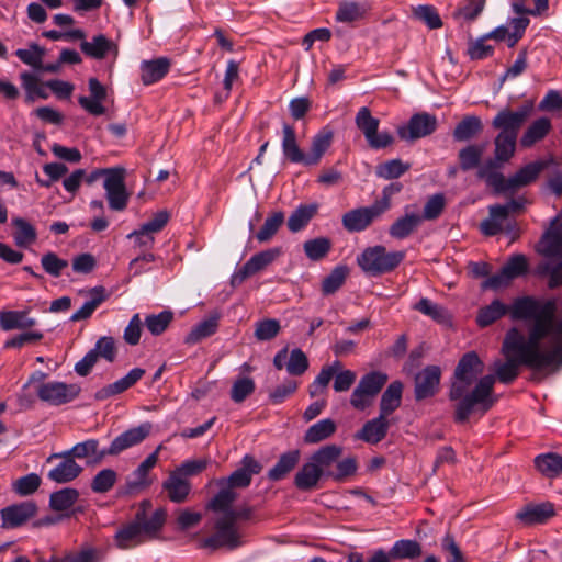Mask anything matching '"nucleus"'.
I'll return each instance as SVG.
<instances>
[{
    "label": "nucleus",
    "instance_id": "nucleus-1",
    "mask_svg": "<svg viewBox=\"0 0 562 562\" xmlns=\"http://www.w3.org/2000/svg\"><path fill=\"white\" fill-rule=\"evenodd\" d=\"M557 300H538L532 296L518 297L513 302V319H532L528 336L517 328L507 331L502 346L506 361H495V375H484V363L474 352L465 353L459 361L450 387L449 397L457 401L454 419L464 423L474 411L486 413L496 402L493 387L496 379L512 383L519 374V367L532 370L562 367V318L555 317Z\"/></svg>",
    "mask_w": 562,
    "mask_h": 562
},
{
    "label": "nucleus",
    "instance_id": "nucleus-2",
    "mask_svg": "<svg viewBox=\"0 0 562 562\" xmlns=\"http://www.w3.org/2000/svg\"><path fill=\"white\" fill-rule=\"evenodd\" d=\"M150 503L144 501L140 510L136 513L135 519L120 528L115 533V543L121 549H131L150 539H154L166 520V510L156 509L150 518H146V509Z\"/></svg>",
    "mask_w": 562,
    "mask_h": 562
},
{
    "label": "nucleus",
    "instance_id": "nucleus-3",
    "mask_svg": "<svg viewBox=\"0 0 562 562\" xmlns=\"http://www.w3.org/2000/svg\"><path fill=\"white\" fill-rule=\"evenodd\" d=\"M558 221V217L552 221L551 227L543 234L537 248L544 258L539 263L537 272L549 277L550 289L562 285V229L555 227Z\"/></svg>",
    "mask_w": 562,
    "mask_h": 562
},
{
    "label": "nucleus",
    "instance_id": "nucleus-4",
    "mask_svg": "<svg viewBox=\"0 0 562 562\" xmlns=\"http://www.w3.org/2000/svg\"><path fill=\"white\" fill-rule=\"evenodd\" d=\"M234 515L225 514L215 520L213 535L203 540L204 548L235 550L245 543L243 532L234 522Z\"/></svg>",
    "mask_w": 562,
    "mask_h": 562
},
{
    "label": "nucleus",
    "instance_id": "nucleus-5",
    "mask_svg": "<svg viewBox=\"0 0 562 562\" xmlns=\"http://www.w3.org/2000/svg\"><path fill=\"white\" fill-rule=\"evenodd\" d=\"M390 207V194L384 190L383 196L373 204L346 212L341 218L342 226L350 233L362 232Z\"/></svg>",
    "mask_w": 562,
    "mask_h": 562
},
{
    "label": "nucleus",
    "instance_id": "nucleus-6",
    "mask_svg": "<svg viewBox=\"0 0 562 562\" xmlns=\"http://www.w3.org/2000/svg\"><path fill=\"white\" fill-rule=\"evenodd\" d=\"M404 259L403 251L387 252L383 246L369 247L357 258L360 268L372 276L395 269Z\"/></svg>",
    "mask_w": 562,
    "mask_h": 562
},
{
    "label": "nucleus",
    "instance_id": "nucleus-7",
    "mask_svg": "<svg viewBox=\"0 0 562 562\" xmlns=\"http://www.w3.org/2000/svg\"><path fill=\"white\" fill-rule=\"evenodd\" d=\"M355 123L357 127L363 133L369 146L373 149L385 148L393 144L394 137L389 132L379 133V119L372 116L367 106H362L356 114Z\"/></svg>",
    "mask_w": 562,
    "mask_h": 562
},
{
    "label": "nucleus",
    "instance_id": "nucleus-8",
    "mask_svg": "<svg viewBox=\"0 0 562 562\" xmlns=\"http://www.w3.org/2000/svg\"><path fill=\"white\" fill-rule=\"evenodd\" d=\"M531 111L532 103H527L517 111L504 109L493 119L492 126L499 130V133H507V135L514 134L515 137H518L519 130L529 117Z\"/></svg>",
    "mask_w": 562,
    "mask_h": 562
},
{
    "label": "nucleus",
    "instance_id": "nucleus-9",
    "mask_svg": "<svg viewBox=\"0 0 562 562\" xmlns=\"http://www.w3.org/2000/svg\"><path fill=\"white\" fill-rule=\"evenodd\" d=\"M124 173V169L116 168L115 171H110L109 176L104 178L103 187L105 189L108 203L110 209L114 211H123L128 202Z\"/></svg>",
    "mask_w": 562,
    "mask_h": 562
},
{
    "label": "nucleus",
    "instance_id": "nucleus-10",
    "mask_svg": "<svg viewBox=\"0 0 562 562\" xmlns=\"http://www.w3.org/2000/svg\"><path fill=\"white\" fill-rule=\"evenodd\" d=\"M281 252L280 248H270L254 255L238 271L233 274L232 284H240L247 278L266 269L281 255Z\"/></svg>",
    "mask_w": 562,
    "mask_h": 562
},
{
    "label": "nucleus",
    "instance_id": "nucleus-11",
    "mask_svg": "<svg viewBox=\"0 0 562 562\" xmlns=\"http://www.w3.org/2000/svg\"><path fill=\"white\" fill-rule=\"evenodd\" d=\"M151 425L148 423L131 428L113 439L108 449H102L101 457L117 456L144 441L150 434Z\"/></svg>",
    "mask_w": 562,
    "mask_h": 562
},
{
    "label": "nucleus",
    "instance_id": "nucleus-12",
    "mask_svg": "<svg viewBox=\"0 0 562 562\" xmlns=\"http://www.w3.org/2000/svg\"><path fill=\"white\" fill-rule=\"evenodd\" d=\"M37 396L52 405H61L72 401L79 394V387L64 382H48L38 385Z\"/></svg>",
    "mask_w": 562,
    "mask_h": 562
},
{
    "label": "nucleus",
    "instance_id": "nucleus-13",
    "mask_svg": "<svg viewBox=\"0 0 562 562\" xmlns=\"http://www.w3.org/2000/svg\"><path fill=\"white\" fill-rule=\"evenodd\" d=\"M436 128V116L424 112L414 114L406 126L398 127L397 133L402 139L414 140L430 135Z\"/></svg>",
    "mask_w": 562,
    "mask_h": 562
},
{
    "label": "nucleus",
    "instance_id": "nucleus-14",
    "mask_svg": "<svg viewBox=\"0 0 562 562\" xmlns=\"http://www.w3.org/2000/svg\"><path fill=\"white\" fill-rule=\"evenodd\" d=\"M547 165L546 161L538 160L521 167L513 176L505 179L504 193H515L519 189L531 184L538 179Z\"/></svg>",
    "mask_w": 562,
    "mask_h": 562
},
{
    "label": "nucleus",
    "instance_id": "nucleus-15",
    "mask_svg": "<svg viewBox=\"0 0 562 562\" xmlns=\"http://www.w3.org/2000/svg\"><path fill=\"white\" fill-rule=\"evenodd\" d=\"M37 513V506L33 501L13 504L1 509L0 515L3 528H16L33 518Z\"/></svg>",
    "mask_w": 562,
    "mask_h": 562
},
{
    "label": "nucleus",
    "instance_id": "nucleus-16",
    "mask_svg": "<svg viewBox=\"0 0 562 562\" xmlns=\"http://www.w3.org/2000/svg\"><path fill=\"white\" fill-rule=\"evenodd\" d=\"M441 370L438 366H428L415 376V397L422 401L436 394L440 383Z\"/></svg>",
    "mask_w": 562,
    "mask_h": 562
},
{
    "label": "nucleus",
    "instance_id": "nucleus-17",
    "mask_svg": "<svg viewBox=\"0 0 562 562\" xmlns=\"http://www.w3.org/2000/svg\"><path fill=\"white\" fill-rule=\"evenodd\" d=\"M554 506L552 503L544 502L539 504H528L519 509L515 517L525 526H532L547 522L554 516Z\"/></svg>",
    "mask_w": 562,
    "mask_h": 562
},
{
    "label": "nucleus",
    "instance_id": "nucleus-18",
    "mask_svg": "<svg viewBox=\"0 0 562 562\" xmlns=\"http://www.w3.org/2000/svg\"><path fill=\"white\" fill-rule=\"evenodd\" d=\"M390 426L391 420L379 415L378 417L368 420L356 434V438L371 445H376L385 438Z\"/></svg>",
    "mask_w": 562,
    "mask_h": 562
},
{
    "label": "nucleus",
    "instance_id": "nucleus-19",
    "mask_svg": "<svg viewBox=\"0 0 562 562\" xmlns=\"http://www.w3.org/2000/svg\"><path fill=\"white\" fill-rule=\"evenodd\" d=\"M145 374V370L140 368L132 369L125 376L120 380L111 383L109 385L103 386L102 389L95 392V400L104 401L111 396L117 395L133 386L136 382H138L143 375Z\"/></svg>",
    "mask_w": 562,
    "mask_h": 562
},
{
    "label": "nucleus",
    "instance_id": "nucleus-20",
    "mask_svg": "<svg viewBox=\"0 0 562 562\" xmlns=\"http://www.w3.org/2000/svg\"><path fill=\"white\" fill-rule=\"evenodd\" d=\"M162 488L171 502L183 503L190 494L191 483L173 470L169 473L167 480L162 482Z\"/></svg>",
    "mask_w": 562,
    "mask_h": 562
},
{
    "label": "nucleus",
    "instance_id": "nucleus-21",
    "mask_svg": "<svg viewBox=\"0 0 562 562\" xmlns=\"http://www.w3.org/2000/svg\"><path fill=\"white\" fill-rule=\"evenodd\" d=\"M504 164L496 159H488L479 167L477 176L483 179L488 187H492L496 193H504L505 177L498 169Z\"/></svg>",
    "mask_w": 562,
    "mask_h": 562
},
{
    "label": "nucleus",
    "instance_id": "nucleus-22",
    "mask_svg": "<svg viewBox=\"0 0 562 562\" xmlns=\"http://www.w3.org/2000/svg\"><path fill=\"white\" fill-rule=\"evenodd\" d=\"M80 49L86 56L100 60L105 58L111 50H116V46L105 35L99 34L93 36L91 41H82Z\"/></svg>",
    "mask_w": 562,
    "mask_h": 562
},
{
    "label": "nucleus",
    "instance_id": "nucleus-23",
    "mask_svg": "<svg viewBox=\"0 0 562 562\" xmlns=\"http://www.w3.org/2000/svg\"><path fill=\"white\" fill-rule=\"evenodd\" d=\"M170 68V60L160 57L153 60H145L140 65L142 81L144 85H151L162 79Z\"/></svg>",
    "mask_w": 562,
    "mask_h": 562
},
{
    "label": "nucleus",
    "instance_id": "nucleus-24",
    "mask_svg": "<svg viewBox=\"0 0 562 562\" xmlns=\"http://www.w3.org/2000/svg\"><path fill=\"white\" fill-rule=\"evenodd\" d=\"M102 450L99 449V441L97 439H88L86 441L79 442L75 445L70 450L65 451L60 454H54L53 457H71L83 459V458H92L90 462L99 463L105 457H101Z\"/></svg>",
    "mask_w": 562,
    "mask_h": 562
},
{
    "label": "nucleus",
    "instance_id": "nucleus-25",
    "mask_svg": "<svg viewBox=\"0 0 562 562\" xmlns=\"http://www.w3.org/2000/svg\"><path fill=\"white\" fill-rule=\"evenodd\" d=\"M64 461L53 468L47 476L56 483H68L77 479L82 472V468L71 458L63 457Z\"/></svg>",
    "mask_w": 562,
    "mask_h": 562
},
{
    "label": "nucleus",
    "instance_id": "nucleus-26",
    "mask_svg": "<svg viewBox=\"0 0 562 562\" xmlns=\"http://www.w3.org/2000/svg\"><path fill=\"white\" fill-rule=\"evenodd\" d=\"M423 222V217L417 213H407L398 217L389 229L390 235L395 239H404L409 236Z\"/></svg>",
    "mask_w": 562,
    "mask_h": 562
},
{
    "label": "nucleus",
    "instance_id": "nucleus-27",
    "mask_svg": "<svg viewBox=\"0 0 562 562\" xmlns=\"http://www.w3.org/2000/svg\"><path fill=\"white\" fill-rule=\"evenodd\" d=\"M403 384L400 381L392 382L383 392L380 400V414L389 418L402 403Z\"/></svg>",
    "mask_w": 562,
    "mask_h": 562
},
{
    "label": "nucleus",
    "instance_id": "nucleus-28",
    "mask_svg": "<svg viewBox=\"0 0 562 562\" xmlns=\"http://www.w3.org/2000/svg\"><path fill=\"white\" fill-rule=\"evenodd\" d=\"M36 324V319L29 317L26 311L0 312V327L8 331L13 329H26Z\"/></svg>",
    "mask_w": 562,
    "mask_h": 562
},
{
    "label": "nucleus",
    "instance_id": "nucleus-29",
    "mask_svg": "<svg viewBox=\"0 0 562 562\" xmlns=\"http://www.w3.org/2000/svg\"><path fill=\"white\" fill-rule=\"evenodd\" d=\"M220 491L209 503L207 508L216 513L225 515L227 512L233 510L232 505L238 497L235 488L226 485L224 480L218 481Z\"/></svg>",
    "mask_w": 562,
    "mask_h": 562
},
{
    "label": "nucleus",
    "instance_id": "nucleus-30",
    "mask_svg": "<svg viewBox=\"0 0 562 562\" xmlns=\"http://www.w3.org/2000/svg\"><path fill=\"white\" fill-rule=\"evenodd\" d=\"M336 428V423L333 419H322L308 427L304 435V442L315 445L326 440L335 434Z\"/></svg>",
    "mask_w": 562,
    "mask_h": 562
},
{
    "label": "nucleus",
    "instance_id": "nucleus-31",
    "mask_svg": "<svg viewBox=\"0 0 562 562\" xmlns=\"http://www.w3.org/2000/svg\"><path fill=\"white\" fill-rule=\"evenodd\" d=\"M282 131V150L284 156L292 162H303L305 165V155L299 148L293 126L288 123H283Z\"/></svg>",
    "mask_w": 562,
    "mask_h": 562
},
{
    "label": "nucleus",
    "instance_id": "nucleus-32",
    "mask_svg": "<svg viewBox=\"0 0 562 562\" xmlns=\"http://www.w3.org/2000/svg\"><path fill=\"white\" fill-rule=\"evenodd\" d=\"M323 470L312 460L305 463L295 475V485L299 490L307 491L314 488L322 477Z\"/></svg>",
    "mask_w": 562,
    "mask_h": 562
},
{
    "label": "nucleus",
    "instance_id": "nucleus-33",
    "mask_svg": "<svg viewBox=\"0 0 562 562\" xmlns=\"http://www.w3.org/2000/svg\"><path fill=\"white\" fill-rule=\"evenodd\" d=\"M333 140V132L323 130L317 133L312 140L311 154L305 156V165L313 166L318 164L322 156L329 148Z\"/></svg>",
    "mask_w": 562,
    "mask_h": 562
},
{
    "label": "nucleus",
    "instance_id": "nucleus-34",
    "mask_svg": "<svg viewBox=\"0 0 562 562\" xmlns=\"http://www.w3.org/2000/svg\"><path fill=\"white\" fill-rule=\"evenodd\" d=\"M517 137L514 134L498 133L494 139V159L499 164L508 162L515 155Z\"/></svg>",
    "mask_w": 562,
    "mask_h": 562
},
{
    "label": "nucleus",
    "instance_id": "nucleus-35",
    "mask_svg": "<svg viewBox=\"0 0 562 562\" xmlns=\"http://www.w3.org/2000/svg\"><path fill=\"white\" fill-rule=\"evenodd\" d=\"M488 217L480 224L481 232L486 236H494L502 232L503 224L506 221V211L501 204L488 207Z\"/></svg>",
    "mask_w": 562,
    "mask_h": 562
},
{
    "label": "nucleus",
    "instance_id": "nucleus-36",
    "mask_svg": "<svg viewBox=\"0 0 562 562\" xmlns=\"http://www.w3.org/2000/svg\"><path fill=\"white\" fill-rule=\"evenodd\" d=\"M537 470L547 477H555L562 473V456L548 452L536 457Z\"/></svg>",
    "mask_w": 562,
    "mask_h": 562
},
{
    "label": "nucleus",
    "instance_id": "nucleus-37",
    "mask_svg": "<svg viewBox=\"0 0 562 562\" xmlns=\"http://www.w3.org/2000/svg\"><path fill=\"white\" fill-rule=\"evenodd\" d=\"M551 130V121L548 117L536 120L524 133L520 138L522 147H531L537 142L543 139Z\"/></svg>",
    "mask_w": 562,
    "mask_h": 562
},
{
    "label": "nucleus",
    "instance_id": "nucleus-38",
    "mask_svg": "<svg viewBox=\"0 0 562 562\" xmlns=\"http://www.w3.org/2000/svg\"><path fill=\"white\" fill-rule=\"evenodd\" d=\"M218 328V316L212 315L200 323H198L187 335L184 341L189 345H194L204 338H207L216 333Z\"/></svg>",
    "mask_w": 562,
    "mask_h": 562
},
{
    "label": "nucleus",
    "instance_id": "nucleus-39",
    "mask_svg": "<svg viewBox=\"0 0 562 562\" xmlns=\"http://www.w3.org/2000/svg\"><path fill=\"white\" fill-rule=\"evenodd\" d=\"M300 459V452L292 450L283 453L278 460L277 464L270 469L268 477L271 481H279L283 479L290 471H292L297 464Z\"/></svg>",
    "mask_w": 562,
    "mask_h": 562
},
{
    "label": "nucleus",
    "instance_id": "nucleus-40",
    "mask_svg": "<svg viewBox=\"0 0 562 562\" xmlns=\"http://www.w3.org/2000/svg\"><path fill=\"white\" fill-rule=\"evenodd\" d=\"M512 307H513V304L510 305V307H507L499 300H494L490 305H487L479 311V314L476 316V322H477L479 326L486 327V326L491 325L492 323H494L495 321L499 319L507 312L510 313Z\"/></svg>",
    "mask_w": 562,
    "mask_h": 562
},
{
    "label": "nucleus",
    "instance_id": "nucleus-41",
    "mask_svg": "<svg viewBox=\"0 0 562 562\" xmlns=\"http://www.w3.org/2000/svg\"><path fill=\"white\" fill-rule=\"evenodd\" d=\"M342 454V448L337 445H327L313 453L311 460L323 470V474L330 465H333Z\"/></svg>",
    "mask_w": 562,
    "mask_h": 562
},
{
    "label": "nucleus",
    "instance_id": "nucleus-42",
    "mask_svg": "<svg viewBox=\"0 0 562 562\" xmlns=\"http://www.w3.org/2000/svg\"><path fill=\"white\" fill-rule=\"evenodd\" d=\"M12 225L15 227L14 241L19 247H27L36 240V229L26 220L14 217Z\"/></svg>",
    "mask_w": 562,
    "mask_h": 562
},
{
    "label": "nucleus",
    "instance_id": "nucleus-43",
    "mask_svg": "<svg viewBox=\"0 0 562 562\" xmlns=\"http://www.w3.org/2000/svg\"><path fill=\"white\" fill-rule=\"evenodd\" d=\"M317 211V206L314 204L311 205H300L295 209L292 214L288 218V227L292 233L300 232L303 229L308 222L313 218Z\"/></svg>",
    "mask_w": 562,
    "mask_h": 562
},
{
    "label": "nucleus",
    "instance_id": "nucleus-44",
    "mask_svg": "<svg viewBox=\"0 0 562 562\" xmlns=\"http://www.w3.org/2000/svg\"><path fill=\"white\" fill-rule=\"evenodd\" d=\"M91 300L87 301L78 311H76L71 317V322H78L89 318L95 308L105 301L104 289L102 286L93 288L90 291Z\"/></svg>",
    "mask_w": 562,
    "mask_h": 562
},
{
    "label": "nucleus",
    "instance_id": "nucleus-45",
    "mask_svg": "<svg viewBox=\"0 0 562 562\" xmlns=\"http://www.w3.org/2000/svg\"><path fill=\"white\" fill-rule=\"evenodd\" d=\"M79 498V492L76 488L66 487L54 492L49 497V506L55 512L69 509Z\"/></svg>",
    "mask_w": 562,
    "mask_h": 562
},
{
    "label": "nucleus",
    "instance_id": "nucleus-46",
    "mask_svg": "<svg viewBox=\"0 0 562 562\" xmlns=\"http://www.w3.org/2000/svg\"><path fill=\"white\" fill-rule=\"evenodd\" d=\"M162 449V445H159L156 450L150 453L133 472L134 482L131 483L133 487L138 486H148L149 481L147 480V475L149 471L157 464L158 462V453Z\"/></svg>",
    "mask_w": 562,
    "mask_h": 562
},
{
    "label": "nucleus",
    "instance_id": "nucleus-47",
    "mask_svg": "<svg viewBox=\"0 0 562 562\" xmlns=\"http://www.w3.org/2000/svg\"><path fill=\"white\" fill-rule=\"evenodd\" d=\"M482 131V122L477 116L464 117L454 128L453 137L457 140H469Z\"/></svg>",
    "mask_w": 562,
    "mask_h": 562
},
{
    "label": "nucleus",
    "instance_id": "nucleus-48",
    "mask_svg": "<svg viewBox=\"0 0 562 562\" xmlns=\"http://www.w3.org/2000/svg\"><path fill=\"white\" fill-rule=\"evenodd\" d=\"M391 555L397 560L416 559L422 555V546L415 540L402 539L393 544Z\"/></svg>",
    "mask_w": 562,
    "mask_h": 562
},
{
    "label": "nucleus",
    "instance_id": "nucleus-49",
    "mask_svg": "<svg viewBox=\"0 0 562 562\" xmlns=\"http://www.w3.org/2000/svg\"><path fill=\"white\" fill-rule=\"evenodd\" d=\"M367 8L356 1H341L336 12V20L339 22H353L361 19Z\"/></svg>",
    "mask_w": 562,
    "mask_h": 562
},
{
    "label": "nucleus",
    "instance_id": "nucleus-50",
    "mask_svg": "<svg viewBox=\"0 0 562 562\" xmlns=\"http://www.w3.org/2000/svg\"><path fill=\"white\" fill-rule=\"evenodd\" d=\"M305 255L308 259L317 261L323 259L331 248V243L326 237H318L306 240L303 245Z\"/></svg>",
    "mask_w": 562,
    "mask_h": 562
},
{
    "label": "nucleus",
    "instance_id": "nucleus-51",
    "mask_svg": "<svg viewBox=\"0 0 562 562\" xmlns=\"http://www.w3.org/2000/svg\"><path fill=\"white\" fill-rule=\"evenodd\" d=\"M414 308L438 323H446L449 321L447 311L441 305L434 303L429 299H420L415 304Z\"/></svg>",
    "mask_w": 562,
    "mask_h": 562
},
{
    "label": "nucleus",
    "instance_id": "nucleus-52",
    "mask_svg": "<svg viewBox=\"0 0 562 562\" xmlns=\"http://www.w3.org/2000/svg\"><path fill=\"white\" fill-rule=\"evenodd\" d=\"M484 153L482 145H469L459 151L460 167L462 170H471L479 167L480 160Z\"/></svg>",
    "mask_w": 562,
    "mask_h": 562
},
{
    "label": "nucleus",
    "instance_id": "nucleus-53",
    "mask_svg": "<svg viewBox=\"0 0 562 562\" xmlns=\"http://www.w3.org/2000/svg\"><path fill=\"white\" fill-rule=\"evenodd\" d=\"M173 319V314L170 311H162L159 314H151L145 318V326L150 334L158 336L161 335L170 325Z\"/></svg>",
    "mask_w": 562,
    "mask_h": 562
},
{
    "label": "nucleus",
    "instance_id": "nucleus-54",
    "mask_svg": "<svg viewBox=\"0 0 562 562\" xmlns=\"http://www.w3.org/2000/svg\"><path fill=\"white\" fill-rule=\"evenodd\" d=\"M348 276V269L344 266L336 267L322 283V291L325 295L335 293L344 283Z\"/></svg>",
    "mask_w": 562,
    "mask_h": 562
},
{
    "label": "nucleus",
    "instance_id": "nucleus-55",
    "mask_svg": "<svg viewBox=\"0 0 562 562\" xmlns=\"http://www.w3.org/2000/svg\"><path fill=\"white\" fill-rule=\"evenodd\" d=\"M486 0H464L454 12L457 19L474 21L484 10Z\"/></svg>",
    "mask_w": 562,
    "mask_h": 562
},
{
    "label": "nucleus",
    "instance_id": "nucleus-56",
    "mask_svg": "<svg viewBox=\"0 0 562 562\" xmlns=\"http://www.w3.org/2000/svg\"><path fill=\"white\" fill-rule=\"evenodd\" d=\"M283 221L284 215L282 212H276L271 216L267 217L263 226L256 234V238L258 239V241L266 243L270 240L278 232Z\"/></svg>",
    "mask_w": 562,
    "mask_h": 562
},
{
    "label": "nucleus",
    "instance_id": "nucleus-57",
    "mask_svg": "<svg viewBox=\"0 0 562 562\" xmlns=\"http://www.w3.org/2000/svg\"><path fill=\"white\" fill-rule=\"evenodd\" d=\"M44 54L45 50L34 43L31 44L29 48H20L15 52V55L20 58L21 61L34 69L42 68Z\"/></svg>",
    "mask_w": 562,
    "mask_h": 562
},
{
    "label": "nucleus",
    "instance_id": "nucleus-58",
    "mask_svg": "<svg viewBox=\"0 0 562 562\" xmlns=\"http://www.w3.org/2000/svg\"><path fill=\"white\" fill-rule=\"evenodd\" d=\"M285 369L291 375H302L308 369V359L300 349L295 348L288 353V362Z\"/></svg>",
    "mask_w": 562,
    "mask_h": 562
},
{
    "label": "nucleus",
    "instance_id": "nucleus-59",
    "mask_svg": "<svg viewBox=\"0 0 562 562\" xmlns=\"http://www.w3.org/2000/svg\"><path fill=\"white\" fill-rule=\"evenodd\" d=\"M117 474L112 469H103L97 473L91 483V488L95 493H106L115 484Z\"/></svg>",
    "mask_w": 562,
    "mask_h": 562
},
{
    "label": "nucleus",
    "instance_id": "nucleus-60",
    "mask_svg": "<svg viewBox=\"0 0 562 562\" xmlns=\"http://www.w3.org/2000/svg\"><path fill=\"white\" fill-rule=\"evenodd\" d=\"M41 265L46 273L58 278L63 270L68 267V261L59 258L55 252L48 251L42 256Z\"/></svg>",
    "mask_w": 562,
    "mask_h": 562
},
{
    "label": "nucleus",
    "instance_id": "nucleus-61",
    "mask_svg": "<svg viewBox=\"0 0 562 562\" xmlns=\"http://www.w3.org/2000/svg\"><path fill=\"white\" fill-rule=\"evenodd\" d=\"M387 374L381 371H372L361 376L359 384L366 387L374 396H376L385 383L387 382Z\"/></svg>",
    "mask_w": 562,
    "mask_h": 562
},
{
    "label": "nucleus",
    "instance_id": "nucleus-62",
    "mask_svg": "<svg viewBox=\"0 0 562 562\" xmlns=\"http://www.w3.org/2000/svg\"><path fill=\"white\" fill-rule=\"evenodd\" d=\"M65 562H102L104 559L103 550L93 547H85L78 552L67 554Z\"/></svg>",
    "mask_w": 562,
    "mask_h": 562
},
{
    "label": "nucleus",
    "instance_id": "nucleus-63",
    "mask_svg": "<svg viewBox=\"0 0 562 562\" xmlns=\"http://www.w3.org/2000/svg\"><path fill=\"white\" fill-rule=\"evenodd\" d=\"M41 477L36 473H30L18 479L13 483V490L21 496H27L37 491L41 485Z\"/></svg>",
    "mask_w": 562,
    "mask_h": 562
},
{
    "label": "nucleus",
    "instance_id": "nucleus-64",
    "mask_svg": "<svg viewBox=\"0 0 562 562\" xmlns=\"http://www.w3.org/2000/svg\"><path fill=\"white\" fill-rule=\"evenodd\" d=\"M409 166L400 159H392L378 166L376 175L383 179H396L408 170Z\"/></svg>",
    "mask_w": 562,
    "mask_h": 562
}]
</instances>
